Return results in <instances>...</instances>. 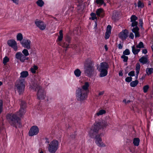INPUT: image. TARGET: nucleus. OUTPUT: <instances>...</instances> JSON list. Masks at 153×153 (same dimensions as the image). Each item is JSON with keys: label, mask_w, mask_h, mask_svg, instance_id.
<instances>
[{"label": "nucleus", "mask_w": 153, "mask_h": 153, "mask_svg": "<svg viewBox=\"0 0 153 153\" xmlns=\"http://www.w3.org/2000/svg\"><path fill=\"white\" fill-rule=\"evenodd\" d=\"M129 38H130L131 39H133L134 38V35L133 33H130L129 36Z\"/></svg>", "instance_id": "obj_52"}, {"label": "nucleus", "mask_w": 153, "mask_h": 153, "mask_svg": "<svg viewBox=\"0 0 153 153\" xmlns=\"http://www.w3.org/2000/svg\"><path fill=\"white\" fill-rule=\"evenodd\" d=\"M135 34V36L136 38L139 37L140 36V34L139 31L137 32L134 33Z\"/></svg>", "instance_id": "obj_50"}, {"label": "nucleus", "mask_w": 153, "mask_h": 153, "mask_svg": "<svg viewBox=\"0 0 153 153\" xmlns=\"http://www.w3.org/2000/svg\"><path fill=\"white\" fill-rule=\"evenodd\" d=\"M59 142L56 140H53L48 144V150L51 153H55L58 148Z\"/></svg>", "instance_id": "obj_8"}, {"label": "nucleus", "mask_w": 153, "mask_h": 153, "mask_svg": "<svg viewBox=\"0 0 153 153\" xmlns=\"http://www.w3.org/2000/svg\"><path fill=\"white\" fill-rule=\"evenodd\" d=\"M139 61L143 65L149 64V61L148 59L147 55L143 56L139 59Z\"/></svg>", "instance_id": "obj_19"}, {"label": "nucleus", "mask_w": 153, "mask_h": 153, "mask_svg": "<svg viewBox=\"0 0 153 153\" xmlns=\"http://www.w3.org/2000/svg\"><path fill=\"white\" fill-rule=\"evenodd\" d=\"M140 27H141V29H142L143 30H144V29L143 27V25H140Z\"/></svg>", "instance_id": "obj_57"}, {"label": "nucleus", "mask_w": 153, "mask_h": 153, "mask_svg": "<svg viewBox=\"0 0 153 153\" xmlns=\"http://www.w3.org/2000/svg\"><path fill=\"white\" fill-rule=\"evenodd\" d=\"M139 24L140 25H143V20L142 19H140L139 20Z\"/></svg>", "instance_id": "obj_54"}, {"label": "nucleus", "mask_w": 153, "mask_h": 153, "mask_svg": "<svg viewBox=\"0 0 153 153\" xmlns=\"http://www.w3.org/2000/svg\"><path fill=\"white\" fill-rule=\"evenodd\" d=\"M105 112L106 111L105 110L103 109L101 110L97 113V116H99L105 114Z\"/></svg>", "instance_id": "obj_39"}, {"label": "nucleus", "mask_w": 153, "mask_h": 153, "mask_svg": "<svg viewBox=\"0 0 153 153\" xmlns=\"http://www.w3.org/2000/svg\"><path fill=\"white\" fill-rule=\"evenodd\" d=\"M84 67L85 73L88 76L91 75L94 69L93 62L89 59H87L84 64Z\"/></svg>", "instance_id": "obj_3"}, {"label": "nucleus", "mask_w": 153, "mask_h": 153, "mask_svg": "<svg viewBox=\"0 0 153 153\" xmlns=\"http://www.w3.org/2000/svg\"><path fill=\"white\" fill-rule=\"evenodd\" d=\"M108 68L109 65L107 63L103 62L100 63L98 68L99 71L100 72V77H104L107 75Z\"/></svg>", "instance_id": "obj_7"}, {"label": "nucleus", "mask_w": 153, "mask_h": 153, "mask_svg": "<svg viewBox=\"0 0 153 153\" xmlns=\"http://www.w3.org/2000/svg\"><path fill=\"white\" fill-rule=\"evenodd\" d=\"M136 76L135 77H136V79H137L138 78V76L139 73L138 72V73L137 72H136Z\"/></svg>", "instance_id": "obj_56"}, {"label": "nucleus", "mask_w": 153, "mask_h": 153, "mask_svg": "<svg viewBox=\"0 0 153 153\" xmlns=\"http://www.w3.org/2000/svg\"><path fill=\"white\" fill-rule=\"evenodd\" d=\"M124 55H128L130 53V52L129 50L128 49H126L123 53Z\"/></svg>", "instance_id": "obj_40"}, {"label": "nucleus", "mask_w": 153, "mask_h": 153, "mask_svg": "<svg viewBox=\"0 0 153 153\" xmlns=\"http://www.w3.org/2000/svg\"><path fill=\"white\" fill-rule=\"evenodd\" d=\"M31 88L35 91L38 90L37 96V98L39 100H43L45 97V93L44 89L38 84L34 83Z\"/></svg>", "instance_id": "obj_4"}, {"label": "nucleus", "mask_w": 153, "mask_h": 153, "mask_svg": "<svg viewBox=\"0 0 153 153\" xmlns=\"http://www.w3.org/2000/svg\"><path fill=\"white\" fill-rule=\"evenodd\" d=\"M3 105L2 101V100H0V114L2 111Z\"/></svg>", "instance_id": "obj_46"}, {"label": "nucleus", "mask_w": 153, "mask_h": 153, "mask_svg": "<svg viewBox=\"0 0 153 153\" xmlns=\"http://www.w3.org/2000/svg\"><path fill=\"white\" fill-rule=\"evenodd\" d=\"M65 41L66 42H68L67 44L69 45V48H75V47H76V45H69V44L70 43V41H71V38L68 36H67L66 39H65Z\"/></svg>", "instance_id": "obj_22"}, {"label": "nucleus", "mask_w": 153, "mask_h": 153, "mask_svg": "<svg viewBox=\"0 0 153 153\" xmlns=\"http://www.w3.org/2000/svg\"><path fill=\"white\" fill-rule=\"evenodd\" d=\"M128 30H125L120 33L119 37L122 40L126 39L128 36Z\"/></svg>", "instance_id": "obj_17"}, {"label": "nucleus", "mask_w": 153, "mask_h": 153, "mask_svg": "<svg viewBox=\"0 0 153 153\" xmlns=\"http://www.w3.org/2000/svg\"><path fill=\"white\" fill-rule=\"evenodd\" d=\"M128 75L130 76H134L135 75V72L134 71H131L128 73Z\"/></svg>", "instance_id": "obj_48"}, {"label": "nucleus", "mask_w": 153, "mask_h": 153, "mask_svg": "<svg viewBox=\"0 0 153 153\" xmlns=\"http://www.w3.org/2000/svg\"><path fill=\"white\" fill-rule=\"evenodd\" d=\"M151 48L153 52V45H152L151 46Z\"/></svg>", "instance_id": "obj_64"}, {"label": "nucleus", "mask_w": 153, "mask_h": 153, "mask_svg": "<svg viewBox=\"0 0 153 153\" xmlns=\"http://www.w3.org/2000/svg\"><path fill=\"white\" fill-rule=\"evenodd\" d=\"M119 74L120 76H122L123 75V73L122 72H120Z\"/></svg>", "instance_id": "obj_59"}, {"label": "nucleus", "mask_w": 153, "mask_h": 153, "mask_svg": "<svg viewBox=\"0 0 153 153\" xmlns=\"http://www.w3.org/2000/svg\"><path fill=\"white\" fill-rule=\"evenodd\" d=\"M90 15L91 16V19L92 20H94L95 19H97V17L96 16V15L95 13H94L92 12L91 14Z\"/></svg>", "instance_id": "obj_38"}, {"label": "nucleus", "mask_w": 153, "mask_h": 153, "mask_svg": "<svg viewBox=\"0 0 153 153\" xmlns=\"http://www.w3.org/2000/svg\"><path fill=\"white\" fill-rule=\"evenodd\" d=\"M50 100H51V99L50 98H47V102H48V101L50 102Z\"/></svg>", "instance_id": "obj_62"}, {"label": "nucleus", "mask_w": 153, "mask_h": 153, "mask_svg": "<svg viewBox=\"0 0 153 153\" xmlns=\"http://www.w3.org/2000/svg\"><path fill=\"white\" fill-rule=\"evenodd\" d=\"M138 81L136 80L131 82L130 85L131 87H135L138 84Z\"/></svg>", "instance_id": "obj_28"}, {"label": "nucleus", "mask_w": 153, "mask_h": 153, "mask_svg": "<svg viewBox=\"0 0 153 153\" xmlns=\"http://www.w3.org/2000/svg\"><path fill=\"white\" fill-rule=\"evenodd\" d=\"M70 137L72 138H74L75 137V134H74L73 135H71L70 136Z\"/></svg>", "instance_id": "obj_58"}, {"label": "nucleus", "mask_w": 153, "mask_h": 153, "mask_svg": "<svg viewBox=\"0 0 153 153\" xmlns=\"http://www.w3.org/2000/svg\"><path fill=\"white\" fill-rule=\"evenodd\" d=\"M16 38L17 40L22 41L23 39L22 34L20 33H18L16 36Z\"/></svg>", "instance_id": "obj_31"}, {"label": "nucleus", "mask_w": 153, "mask_h": 153, "mask_svg": "<svg viewBox=\"0 0 153 153\" xmlns=\"http://www.w3.org/2000/svg\"><path fill=\"white\" fill-rule=\"evenodd\" d=\"M22 46L28 50L31 48V41L27 39H23L20 42Z\"/></svg>", "instance_id": "obj_13"}, {"label": "nucleus", "mask_w": 153, "mask_h": 153, "mask_svg": "<svg viewBox=\"0 0 153 153\" xmlns=\"http://www.w3.org/2000/svg\"><path fill=\"white\" fill-rule=\"evenodd\" d=\"M111 27L110 25H108L107 27L106 31L105 33V39H108L111 33Z\"/></svg>", "instance_id": "obj_18"}, {"label": "nucleus", "mask_w": 153, "mask_h": 153, "mask_svg": "<svg viewBox=\"0 0 153 153\" xmlns=\"http://www.w3.org/2000/svg\"><path fill=\"white\" fill-rule=\"evenodd\" d=\"M39 131V128L37 126H33L31 128L29 132V135L31 136L36 135L38 133Z\"/></svg>", "instance_id": "obj_12"}, {"label": "nucleus", "mask_w": 153, "mask_h": 153, "mask_svg": "<svg viewBox=\"0 0 153 153\" xmlns=\"http://www.w3.org/2000/svg\"><path fill=\"white\" fill-rule=\"evenodd\" d=\"M90 83L88 82H85L81 88V89L85 91L88 93L89 92V88L90 86Z\"/></svg>", "instance_id": "obj_16"}, {"label": "nucleus", "mask_w": 153, "mask_h": 153, "mask_svg": "<svg viewBox=\"0 0 153 153\" xmlns=\"http://www.w3.org/2000/svg\"><path fill=\"white\" fill-rule=\"evenodd\" d=\"M16 58L21 62H24L26 60H28L29 58L27 57L21 52H17L15 55Z\"/></svg>", "instance_id": "obj_10"}, {"label": "nucleus", "mask_w": 153, "mask_h": 153, "mask_svg": "<svg viewBox=\"0 0 153 153\" xmlns=\"http://www.w3.org/2000/svg\"><path fill=\"white\" fill-rule=\"evenodd\" d=\"M140 67V65L139 63H137L136 64L135 68L136 72H137V73L138 72L139 73Z\"/></svg>", "instance_id": "obj_35"}, {"label": "nucleus", "mask_w": 153, "mask_h": 153, "mask_svg": "<svg viewBox=\"0 0 153 153\" xmlns=\"http://www.w3.org/2000/svg\"><path fill=\"white\" fill-rule=\"evenodd\" d=\"M74 73L76 77H79L81 75V72L79 69H76L74 71Z\"/></svg>", "instance_id": "obj_25"}, {"label": "nucleus", "mask_w": 153, "mask_h": 153, "mask_svg": "<svg viewBox=\"0 0 153 153\" xmlns=\"http://www.w3.org/2000/svg\"><path fill=\"white\" fill-rule=\"evenodd\" d=\"M104 91L99 92L98 95L96 96L97 98V99H100L101 97V96L103 95L104 94Z\"/></svg>", "instance_id": "obj_42"}, {"label": "nucleus", "mask_w": 153, "mask_h": 153, "mask_svg": "<svg viewBox=\"0 0 153 153\" xmlns=\"http://www.w3.org/2000/svg\"><path fill=\"white\" fill-rule=\"evenodd\" d=\"M139 30L140 29L137 26L135 27H133V28L132 29V31L134 33L135 32H137L139 31Z\"/></svg>", "instance_id": "obj_41"}, {"label": "nucleus", "mask_w": 153, "mask_h": 153, "mask_svg": "<svg viewBox=\"0 0 153 153\" xmlns=\"http://www.w3.org/2000/svg\"><path fill=\"white\" fill-rule=\"evenodd\" d=\"M123 102H124L125 104H126V99L123 100Z\"/></svg>", "instance_id": "obj_61"}, {"label": "nucleus", "mask_w": 153, "mask_h": 153, "mask_svg": "<svg viewBox=\"0 0 153 153\" xmlns=\"http://www.w3.org/2000/svg\"><path fill=\"white\" fill-rule=\"evenodd\" d=\"M36 3L38 6L40 7H42L44 4V2L42 0H38Z\"/></svg>", "instance_id": "obj_30"}, {"label": "nucleus", "mask_w": 153, "mask_h": 153, "mask_svg": "<svg viewBox=\"0 0 153 153\" xmlns=\"http://www.w3.org/2000/svg\"><path fill=\"white\" fill-rule=\"evenodd\" d=\"M137 6L138 7L142 8L144 7V4L143 2L140 1H139L137 3Z\"/></svg>", "instance_id": "obj_37"}, {"label": "nucleus", "mask_w": 153, "mask_h": 153, "mask_svg": "<svg viewBox=\"0 0 153 153\" xmlns=\"http://www.w3.org/2000/svg\"><path fill=\"white\" fill-rule=\"evenodd\" d=\"M104 47H105V49L106 50V51H107L108 48L107 45H105L104 46Z\"/></svg>", "instance_id": "obj_60"}, {"label": "nucleus", "mask_w": 153, "mask_h": 153, "mask_svg": "<svg viewBox=\"0 0 153 153\" xmlns=\"http://www.w3.org/2000/svg\"><path fill=\"white\" fill-rule=\"evenodd\" d=\"M147 51L146 49H144L142 50V53L145 54L147 53Z\"/></svg>", "instance_id": "obj_55"}, {"label": "nucleus", "mask_w": 153, "mask_h": 153, "mask_svg": "<svg viewBox=\"0 0 153 153\" xmlns=\"http://www.w3.org/2000/svg\"><path fill=\"white\" fill-rule=\"evenodd\" d=\"M132 22L131 26L132 27H134L137 26L138 22L136 21L131 22Z\"/></svg>", "instance_id": "obj_45"}, {"label": "nucleus", "mask_w": 153, "mask_h": 153, "mask_svg": "<svg viewBox=\"0 0 153 153\" xmlns=\"http://www.w3.org/2000/svg\"><path fill=\"white\" fill-rule=\"evenodd\" d=\"M8 45L12 48L14 51H16L18 49V46L16 42L14 39H10L7 41Z\"/></svg>", "instance_id": "obj_14"}, {"label": "nucleus", "mask_w": 153, "mask_h": 153, "mask_svg": "<svg viewBox=\"0 0 153 153\" xmlns=\"http://www.w3.org/2000/svg\"><path fill=\"white\" fill-rule=\"evenodd\" d=\"M153 72V68H147L146 70V73L148 75L151 74Z\"/></svg>", "instance_id": "obj_27"}, {"label": "nucleus", "mask_w": 153, "mask_h": 153, "mask_svg": "<svg viewBox=\"0 0 153 153\" xmlns=\"http://www.w3.org/2000/svg\"><path fill=\"white\" fill-rule=\"evenodd\" d=\"M9 59L7 56H5L3 59V63L4 65H5L7 62H9Z\"/></svg>", "instance_id": "obj_32"}, {"label": "nucleus", "mask_w": 153, "mask_h": 153, "mask_svg": "<svg viewBox=\"0 0 153 153\" xmlns=\"http://www.w3.org/2000/svg\"><path fill=\"white\" fill-rule=\"evenodd\" d=\"M131 102V101L130 100H128L127 101H126V104L127 103H129V102Z\"/></svg>", "instance_id": "obj_63"}, {"label": "nucleus", "mask_w": 153, "mask_h": 153, "mask_svg": "<svg viewBox=\"0 0 153 153\" xmlns=\"http://www.w3.org/2000/svg\"><path fill=\"white\" fill-rule=\"evenodd\" d=\"M108 124L106 121L103 120H99L96 122L92 126L89 132L90 137L91 138H95V142L96 144L100 147H105L106 145L102 142V134H98L99 129L106 127Z\"/></svg>", "instance_id": "obj_1"}, {"label": "nucleus", "mask_w": 153, "mask_h": 153, "mask_svg": "<svg viewBox=\"0 0 153 153\" xmlns=\"http://www.w3.org/2000/svg\"><path fill=\"white\" fill-rule=\"evenodd\" d=\"M25 79H19L17 80L15 84V88L17 91L19 95L24 92L25 88Z\"/></svg>", "instance_id": "obj_5"}, {"label": "nucleus", "mask_w": 153, "mask_h": 153, "mask_svg": "<svg viewBox=\"0 0 153 153\" xmlns=\"http://www.w3.org/2000/svg\"><path fill=\"white\" fill-rule=\"evenodd\" d=\"M138 19L137 17L135 15H132L130 18L131 22L136 21Z\"/></svg>", "instance_id": "obj_33"}, {"label": "nucleus", "mask_w": 153, "mask_h": 153, "mask_svg": "<svg viewBox=\"0 0 153 153\" xmlns=\"http://www.w3.org/2000/svg\"><path fill=\"white\" fill-rule=\"evenodd\" d=\"M132 78L131 77H128L126 78L125 80L127 82H130L132 81Z\"/></svg>", "instance_id": "obj_47"}, {"label": "nucleus", "mask_w": 153, "mask_h": 153, "mask_svg": "<svg viewBox=\"0 0 153 153\" xmlns=\"http://www.w3.org/2000/svg\"><path fill=\"white\" fill-rule=\"evenodd\" d=\"M26 107V102L23 101H21L20 109L19 112L15 114H8L7 115L6 118L11 125L16 127V125H19L20 127L21 126L20 123V119L19 117H21L25 112Z\"/></svg>", "instance_id": "obj_2"}, {"label": "nucleus", "mask_w": 153, "mask_h": 153, "mask_svg": "<svg viewBox=\"0 0 153 153\" xmlns=\"http://www.w3.org/2000/svg\"><path fill=\"white\" fill-rule=\"evenodd\" d=\"M59 36H58V44L61 46L66 48H69V45L67 43H66L65 42L62 43L61 41L62 40L63 38V35L62 33V30H61L59 32Z\"/></svg>", "instance_id": "obj_9"}, {"label": "nucleus", "mask_w": 153, "mask_h": 153, "mask_svg": "<svg viewBox=\"0 0 153 153\" xmlns=\"http://www.w3.org/2000/svg\"><path fill=\"white\" fill-rule=\"evenodd\" d=\"M123 44L120 43L118 45V48L120 49H121L123 48Z\"/></svg>", "instance_id": "obj_51"}, {"label": "nucleus", "mask_w": 153, "mask_h": 153, "mask_svg": "<svg viewBox=\"0 0 153 153\" xmlns=\"http://www.w3.org/2000/svg\"><path fill=\"white\" fill-rule=\"evenodd\" d=\"M97 21H95V22L94 27V29H95V30H96L97 29Z\"/></svg>", "instance_id": "obj_53"}, {"label": "nucleus", "mask_w": 153, "mask_h": 153, "mask_svg": "<svg viewBox=\"0 0 153 153\" xmlns=\"http://www.w3.org/2000/svg\"><path fill=\"white\" fill-rule=\"evenodd\" d=\"M149 88V86L148 85H146L144 86L143 87V92L144 93H146L147 91Z\"/></svg>", "instance_id": "obj_44"}, {"label": "nucleus", "mask_w": 153, "mask_h": 153, "mask_svg": "<svg viewBox=\"0 0 153 153\" xmlns=\"http://www.w3.org/2000/svg\"><path fill=\"white\" fill-rule=\"evenodd\" d=\"M38 69V67L36 65H34L33 67L31 68L30 71L32 73L35 74Z\"/></svg>", "instance_id": "obj_26"}, {"label": "nucleus", "mask_w": 153, "mask_h": 153, "mask_svg": "<svg viewBox=\"0 0 153 153\" xmlns=\"http://www.w3.org/2000/svg\"><path fill=\"white\" fill-rule=\"evenodd\" d=\"M136 47L137 48H144V45L143 43L142 42H140L138 45H137Z\"/></svg>", "instance_id": "obj_34"}, {"label": "nucleus", "mask_w": 153, "mask_h": 153, "mask_svg": "<svg viewBox=\"0 0 153 153\" xmlns=\"http://www.w3.org/2000/svg\"><path fill=\"white\" fill-rule=\"evenodd\" d=\"M140 140L138 138H135L134 139L133 143L135 146H138L139 145Z\"/></svg>", "instance_id": "obj_24"}, {"label": "nucleus", "mask_w": 153, "mask_h": 153, "mask_svg": "<svg viewBox=\"0 0 153 153\" xmlns=\"http://www.w3.org/2000/svg\"><path fill=\"white\" fill-rule=\"evenodd\" d=\"M20 78H25L27 77L28 75V72L27 71H24L20 73Z\"/></svg>", "instance_id": "obj_23"}, {"label": "nucleus", "mask_w": 153, "mask_h": 153, "mask_svg": "<svg viewBox=\"0 0 153 153\" xmlns=\"http://www.w3.org/2000/svg\"><path fill=\"white\" fill-rule=\"evenodd\" d=\"M131 48L133 53L135 55L137 54L140 50V49H136L134 45L131 47Z\"/></svg>", "instance_id": "obj_21"}, {"label": "nucleus", "mask_w": 153, "mask_h": 153, "mask_svg": "<svg viewBox=\"0 0 153 153\" xmlns=\"http://www.w3.org/2000/svg\"><path fill=\"white\" fill-rule=\"evenodd\" d=\"M121 58L123 59V61L124 62H126L128 60V57L127 56L123 55L121 56Z\"/></svg>", "instance_id": "obj_43"}, {"label": "nucleus", "mask_w": 153, "mask_h": 153, "mask_svg": "<svg viewBox=\"0 0 153 153\" xmlns=\"http://www.w3.org/2000/svg\"><path fill=\"white\" fill-rule=\"evenodd\" d=\"M45 143L48 145L50 142V140L48 139L47 138H45V139H43Z\"/></svg>", "instance_id": "obj_49"}, {"label": "nucleus", "mask_w": 153, "mask_h": 153, "mask_svg": "<svg viewBox=\"0 0 153 153\" xmlns=\"http://www.w3.org/2000/svg\"><path fill=\"white\" fill-rule=\"evenodd\" d=\"M95 2L97 4L100 5L104 4L105 6L106 5V4L104 3V0H95Z\"/></svg>", "instance_id": "obj_29"}, {"label": "nucleus", "mask_w": 153, "mask_h": 153, "mask_svg": "<svg viewBox=\"0 0 153 153\" xmlns=\"http://www.w3.org/2000/svg\"><path fill=\"white\" fill-rule=\"evenodd\" d=\"M103 12V10L102 8H99L96 11V14L98 17H103L104 16Z\"/></svg>", "instance_id": "obj_20"}, {"label": "nucleus", "mask_w": 153, "mask_h": 153, "mask_svg": "<svg viewBox=\"0 0 153 153\" xmlns=\"http://www.w3.org/2000/svg\"><path fill=\"white\" fill-rule=\"evenodd\" d=\"M88 93L80 88H78L76 92V96L77 100L82 102L86 100L88 97Z\"/></svg>", "instance_id": "obj_6"}, {"label": "nucleus", "mask_w": 153, "mask_h": 153, "mask_svg": "<svg viewBox=\"0 0 153 153\" xmlns=\"http://www.w3.org/2000/svg\"><path fill=\"white\" fill-rule=\"evenodd\" d=\"M16 58L21 62H24L26 60H28L29 58L27 57L21 52H17L15 55Z\"/></svg>", "instance_id": "obj_11"}, {"label": "nucleus", "mask_w": 153, "mask_h": 153, "mask_svg": "<svg viewBox=\"0 0 153 153\" xmlns=\"http://www.w3.org/2000/svg\"><path fill=\"white\" fill-rule=\"evenodd\" d=\"M22 53L26 57L29 55V53L28 50L26 49H24L22 51Z\"/></svg>", "instance_id": "obj_36"}, {"label": "nucleus", "mask_w": 153, "mask_h": 153, "mask_svg": "<svg viewBox=\"0 0 153 153\" xmlns=\"http://www.w3.org/2000/svg\"><path fill=\"white\" fill-rule=\"evenodd\" d=\"M35 23L36 25L38 27L40 30H44L45 29L46 27V25L44 22L36 19Z\"/></svg>", "instance_id": "obj_15"}]
</instances>
